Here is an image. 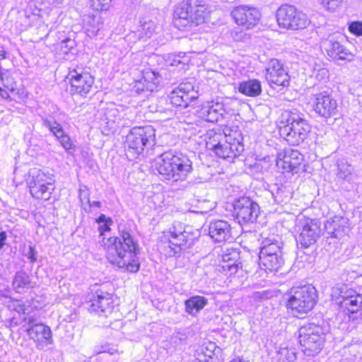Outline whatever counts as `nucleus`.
I'll use <instances>...</instances> for the list:
<instances>
[{
  "label": "nucleus",
  "instance_id": "nucleus-31",
  "mask_svg": "<svg viewBox=\"0 0 362 362\" xmlns=\"http://www.w3.org/2000/svg\"><path fill=\"white\" fill-rule=\"evenodd\" d=\"M238 92L247 97L256 98L262 94V88L260 81L250 78L239 83Z\"/></svg>",
  "mask_w": 362,
  "mask_h": 362
},
{
  "label": "nucleus",
  "instance_id": "nucleus-24",
  "mask_svg": "<svg viewBox=\"0 0 362 362\" xmlns=\"http://www.w3.org/2000/svg\"><path fill=\"white\" fill-rule=\"evenodd\" d=\"M325 52L332 61H350L354 54L343 44V39L339 36L331 35L326 41Z\"/></svg>",
  "mask_w": 362,
  "mask_h": 362
},
{
  "label": "nucleus",
  "instance_id": "nucleus-25",
  "mask_svg": "<svg viewBox=\"0 0 362 362\" xmlns=\"http://www.w3.org/2000/svg\"><path fill=\"white\" fill-rule=\"evenodd\" d=\"M44 123L66 153H73L76 151L75 141L66 132L61 124L49 119H45Z\"/></svg>",
  "mask_w": 362,
  "mask_h": 362
},
{
  "label": "nucleus",
  "instance_id": "nucleus-17",
  "mask_svg": "<svg viewBox=\"0 0 362 362\" xmlns=\"http://www.w3.org/2000/svg\"><path fill=\"white\" fill-rule=\"evenodd\" d=\"M264 78L268 86L273 89L286 90L291 85V76L283 62L271 59L264 69Z\"/></svg>",
  "mask_w": 362,
  "mask_h": 362
},
{
  "label": "nucleus",
  "instance_id": "nucleus-1",
  "mask_svg": "<svg viewBox=\"0 0 362 362\" xmlns=\"http://www.w3.org/2000/svg\"><path fill=\"white\" fill-rule=\"evenodd\" d=\"M204 141L206 151L217 159L233 160L245 151L243 134L237 125L223 124L210 129Z\"/></svg>",
  "mask_w": 362,
  "mask_h": 362
},
{
  "label": "nucleus",
  "instance_id": "nucleus-15",
  "mask_svg": "<svg viewBox=\"0 0 362 362\" xmlns=\"http://www.w3.org/2000/svg\"><path fill=\"white\" fill-rule=\"evenodd\" d=\"M276 166L282 174L293 175L306 171L304 156L298 150L291 148L276 153Z\"/></svg>",
  "mask_w": 362,
  "mask_h": 362
},
{
  "label": "nucleus",
  "instance_id": "nucleus-44",
  "mask_svg": "<svg viewBox=\"0 0 362 362\" xmlns=\"http://www.w3.org/2000/svg\"><path fill=\"white\" fill-rule=\"evenodd\" d=\"M14 310L18 313L24 314L25 313L26 308L25 305L23 303H19L18 305L14 308Z\"/></svg>",
  "mask_w": 362,
  "mask_h": 362
},
{
  "label": "nucleus",
  "instance_id": "nucleus-38",
  "mask_svg": "<svg viewBox=\"0 0 362 362\" xmlns=\"http://www.w3.org/2000/svg\"><path fill=\"white\" fill-rule=\"evenodd\" d=\"M70 42V38L67 37L65 40L57 43L55 45L56 51L64 54H67L73 48L72 46L68 45V43Z\"/></svg>",
  "mask_w": 362,
  "mask_h": 362
},
{
  "label": "nucleus",
  "instance_id": "nucleus-9",
  "mask_svg": "<svg viewBox=\"0 0 362 362\" xmlns=\"http://www.w3.org/2000/svg\"><path fill=\"white\" fill-rule=\"evenodd\" d=\"M64 81L71 95L82 98L95 88V76L88 68L78 64L68 69Z\"/></svg>",
  "mask_w": 362,
  "mask_h": 362
},
{
  "label": "nucleus",
  "instance_id": "nucleus-4",
  "mask_svg": "<svg viewBox=\"0 0 362 362\" xmlns=\"http://www.w3.org/2000/svg\"><path fill=\"white\" fill-rule=\"evenodd\" d=\"M153 168L165 180L178 182L192 171V163L185 154L165 152L154 159Z\"/></svg>",
  "mask_w": 362,
  "mask_h": 362
},
{
  "label": "nucleus",
  "instance_id": "nucleus-46",
  "mask_svg": "<svg viewBox=\"0 0 362 362\" xmlns=\"http://www.w3.org/2000/svg\"><path fill=\"white\" fill-rule=\"evenodd\" d=\"M102 352H103V353H106V352H107V353H108V354H114L116 352V350H115V349H110V350H108V351H102Z\"/></svg>",
  "mask_w": 362,
  "mask_h": 362
},
{
  "label": "nucleus",
  "instance_id": "nucleus-43",
  "mask_svg": "<svg viewBox=\"0 0 362 362\" xmlns=\"http://www.w3.org/2000/svg\"><path fill=\"white\" fill-rule=\"evenodd\" d=\"M35 255H36V252H35L34 247L30 246L29 247V259L33 262L36 260Z\"/></svg>",
  "mask_w": 362,
  "mask_h": 362
},
{
  "label": "nucleus",
  "instance_id": "nucleus-19",
  "mask_svg": "<svg viewBox=\"0 0 362 362\" xmlns=\"http://www.w3.org/2000/svg\"><path fill=\"white\" fill-rule=\"evenodd\" d=\"M298 233L296 240L303 248H308L314 245L320 237V221L315 218L303 216L298 223Z\"/></svg>",
  "mask_w": 362,
  "mask_h": 362
},
{
  "label": "nucleus",
  "instance_id": "nucleus-37",
  "mask_svg": "<svg viewBox=\"0 0 362 362\" xmlns=\"http://www.w3.org/2000/svg\"><path fill=\"white\" fill-rule=\"evenodd\" d=\"M348 30L356 37L362 36V21H351L348 24Z\"/></svg>",
  "mask_w": 362,
  "mask_h": 362
},
{
  "label": "nucleus",
  "instance_id": "nucleus-20",
  "mask_svg": "<svg viewBox=\"0 0 362 362\" xmlns=\"http://www.w3.org/2000/svg\"><path fill=\"white\" fill-rule=\"evenodd\" d=\"M259 206L250 197L243 196L235 199L232 216L240 225L254 222L258 216Z\"/></svg>",
  "mask_w": 362,
  "mask_h": 362
},
{
  "label": "nucleus",
  "instance_id": "nucleus-22",
  "mask_svg": "<svg viewBox=\"0 0 362 362\" xmlns=\"http://www.w3.org/2000/svg\"><path fill=\"white\" fill-rule=\"evenodd\" d=\"M199 94L193 83L182 82L169 95L170 104L175 107L187 108L199 99Z\"/></svg>",
  "mask_w": 362,
  "mask_h": 362
},
{
  "label": "nucleus",
  "instance_id": "nucleus-34",
  "mask_svg": "<svg viewBox=\"0 0 362 362\" xmlns=\"http://www.w3.org/2000/svg\"><path fill=\"white\" fill-rule=\"evenodd\" d=\"M112 0H88L90 8L96 13H101L107 11L111 6Z\"/></svg>",
  "mask_w": 362,
  "mask_h": 362
},
{
  "label": "nucleus",
  "instance_id": "nucleus-45",
  "mask_svg": "<svg viewBox=\"0 0 362 362\" xmlns=\"http://www.w3.org/2000/svg\"><path fill=\"white\" fill-rule=\"evenodd\" d=\"M100 206H101V204H100V202H93L91 204H90V207L95 206V207H97V208H100Z\"/></svg>",
  "mask_w": 362,
  "mask_h": 362
},
{
  "label": "nucleus",
  "instance_id": "nucleus-27",
  "mask_svg": "<svg viewBox=\"0 0 362 362\" xmlns=\"http://www.w3.org/2000/svg\"><path fill=\"white\" fill-rule=\"evenodd\" d=\"M209 235L216 243H226L232 238V228L226 221H214L210 223Z\"/></svg>",
  "mask_w": 362,
  "mask_h": 362
},
{
  "label": "nucleus",
  "instance_id": "nucleus-5",
  "mask_svg": "<svg viewBox=\"0 0 362 362\" xmlns=\"http://www.w3.org/2000/svg\"><path fill=\"white\" fill-rule=\"evenodd\" d=\"M211 13L209 6L204 0H182L175 6L173 21L179 28L199 26L209 21Z\"/></svg>",
  "mask_w": 362,
  "mask_h": 362
},
{
  "label": "nucleus",
  "instance_id": "nucleus-12",
  "mask_svg": "<svg viewBox=\"0 0 362 362\" xmlns=\"http://www.w3.org/2000/svg\"><path fill=\"white\" fill-rule=\"evenodd\" d=\"M298 342L303 352L308 356H315L322 349L325 337L322 327L314 323H308L298 329Z\"/></svg>",
  "mask_w": 362,
  "mask_h": 362
},
{
  "label": "nucleus",
  "instance_id": "nucleus-36",
  "mask_svg": "<svg viewBox=\"0 0 362 362\" xmlns=\"http://www.w3.org/2000/svg\"><path fill=\"white\" fill-rule=\"evenodd\" d=\"M95 222L97 223H103L102 226L98 227V230L100 235L103 236L105 233L110 231V226L112 223V221L111 218L106 217L104 214H100L96 219Z\"/></svg>",
  "mask_w": 362,
  "mask_h": 362
},
{
  "label": "nucleus",
  "instance_id": "nucleus-39",
  "mask_svg": "<svg viewBox=\"0 0 362 362\" xmlns=\"http://www.w3.org/2000/svg\"><path fill=\"white\" fill-rule=\"evenodd\" d=\"M222 269L224 272L228 273L229 275L235 274L239 270L243 269L242 263L240 262H234L231 264H226L222 265Z\"/></svg>",
  "mask_w": 362,
  "mask_h": 362
},
{
  "label": "nucleus",
  "instance_id": "nucleus-32",
  "mask_svg": "<svg viewBox=\"0 0 362 362\" xmlns=\"http://www.w3.org/2000/svg\"><path fill=\"white\" fill-rule=\"evenodd\" d=\"M208 303V300L202 296H193L185 301V312L191 315H197Z\"/></svg>",
  "mask_w": 362,
  "mask_h": 362
},
{
  "label": "nucleus",
  "instance_id": "nucleus-29",
  "mask_svg": "<svg viewBox=\"0 0 362 362\" xmlns=\"http://www.w3.org/2000/svg\"><path fill=\"white\" fill-rule=\"evenodd\" d=\"M227 110L223 102L211 101L206 110L202 112V119L206 122L214 123L221 119Z\"/></svg>",
  "mask_w": 362,
  "mask_h": 362
},
{
  "label": "nucleus",
  "instance_id": "nucleus-28",
  "mask_svg": "<svg viewBox=\"0 0 362 362\" xmlns=\"http://www.w3.org/2000/svg\"><path fill=\"white\" fill-rule=\"evenodd\" d=\"M198 362H223L221 351L214 342L208 341L203 344L198 354Z\"/></svg>",
  "mask_w": 362,
  "mask_h": 362
},
{
  "label": "nucleus",
  "instance_id": "nucleus-6",
  "mask_svg": "<svg viewBox=\"0 0 362 362\" xmlns=\"http://www.w3.org/2000/svg\"><path fill=\"white\" fill-rule=\"evenodd\" d=\"M86 303L89 313L107 315L112 313L119 306L121 300L110 286L94 284L88 288Z\"/></svg>",
  "mask_w": 362,
  "mask_h": 362
},
{
  "label": "nucleus",
  "instance_id": "nucleus-11",
  "mask_svg": "<svg viewBox=\"0 0 362 362\" xmlns=\"http://www.w3.org/2000/svg\"><path fill=\"white\" fill-rule=\"evenodd\" d=\"M156 141V131L151 126L134 127L126 136L124 147L133 156H138Z\"/></svg>",
  "mask_w": 362,
  "mask_h": 362
},
{
  "label": "nucleus",
  "instance_id": "nucleus-35",
  "mask_svg": "<svg viewBox=\"0 0 362 362\" xmlns=\"http://www.w3.org/2000/svg\"><path fill=\"white\" fill-rule=\"evenodd\" d=\"M29 285V276L27 274L24 273H18L16 275L13 281V286L16 289H23L28 288Z\"/></svg>",
  "mask_w": 362,
  "mask_h": 362
},
{
  "label": "nucleus",
  "instance_id": "nucleus-2",
  "mask_svg": "<svg viewBox=\"0 0 362 362\" xmlns=\"http://www.w3.org/2000/svg\"><path fill=\"white\" fill-rule=\"evenodd\" d=\"M107 261L112 266L127 273L139 272L141 262L139 243L128 231H122L119 236H110L103 245Z\"/></svg>",
  "mask_w": 362,
  "mask_h": 362
},
{
  "label": "nucleus",
  "instance_id": "nucleus-13",
  "mask_svg": "<svg viewBox=\"0 0 362 362\" xmlns=\"http://www.w3.org/2000/svg\"><path fill=\"white\" fill-rule=\"evenodd\" d=\"M278 25L286 30H303L310 25L308 16L297 7L288 4H282L276 10Z\"/></svg>",
  "mask_w": 362,
  "mask_h": 362
},
{
  "label": "nucleus",
  "instance_id": "nucleus-41",
  "mask_svg": "<svg viewBox=\"0 0 362 362\" xmlns=\"http://www.w3.org/2000/svg\"><path fill=\"white\" fill-rule=\"evenodd\" d=\"M344 226L338 225L337 228L334 227V230L330 233V237L332 238H337L344 233Z\"/></svg>",
  "mask_w": 362,
  "mask_h": 362
},
{
  "label": "nucleus",
  "instance_id": "nucleus-10",
  "mask_svg": "<svg viewBox=\"0 0 362 362\" xmlns=\"http://www.w3.org/2000/svg\"><path fill=\"white\" fill-rule=\"evenodd\" d=\"M8 57V50L3 46L0 50V97L4 100L16 101L26 97L24 89L18 84L13 71L3 64L1 60Z\"/></svg>",
  "mask_w": 362,
  "mask_h": 362
},
{
  "label": "nucleus",
  "instance_id": "nucleus-21",
  "mask_svg": "<svg viewBox=\"0 0 362 362\" xmlns=\"http://www.w3.org/2000/svg\"><path fill=\"white\" fill-rule=\"evenodd\" d=\"M312 110L320 117L329 119L338 112V103L327 91L315 93L310 102Z\"/></svg>",
  "mask_w": 362,
  "mask_h": 362
},
{
  "label": "nucleus",
  "instance_id": "nucleus-14",
  "mask_svg": "<svg viewBox=\"0 0 362 362\" xmlns=\"http://www.w3.org/2000/svg\"><path fill=\"white\" fill-rule=\"evenodd\" d=\"M31 197L38 202L51 199L55 190V180L52 175L39 170L28 182Z\"/></svg>",
  "mask_w": 362,
  "mask_h": 362
},
{
  "label": "nucleus",
  "instance_id": "nucleus-8",
  "mask_svg": "<svg viewBox=\"0 0 362 362\" xmlns=\"http://www.w3.org/2000/svg\"><path fill=\"white\" fill-rule=\"evenodd\" d=\"M197 240L193 232L187 231L181 222H174L168 228L163 230L159 242L165 249L176 254L191 247Z\"/></svg>",
  "mask_w": 362,
  "mask_h": 362
},
{
  "label": "nucleus",
  "instance_id": "nucleus-40",
  "mask_svg": "<svg viewBox=\"0 0 362 362\" xmlns=\"http://www.w3.org/2000/svg\"><path fill=\"white\" fill-rule=\"evenodd\" d=\"M344 0H320L321 5L327 11H334L338 8Z\"/></svg>",
  "mask_w": 362,
  "mask_h": 362
},
{
  "label": "nucleus",
  "instance_id": "nucleus-26",
  "mask_svg": "<svg viewBox=\"0 0 362 362\" xmlns=\"http://www.w3.org/2000/svg\"><path fill=\"white\" fill-rule=\"evenodd\" d=\"M29 338L33 340L37 346L42 347L52 341V333L50 327L44 323H36L26 330Z\"/></svg>",
  "mask_w": 362,
  "mask_h": 362
},
{
  "label": "nucleus",
  "instance_id": "nucleus-18",
  "mask_svg": "<svg viewBox=\"0 0 362 362\" xmlns=\"http://www.w3.org/2000/svg\"><path fill=\"white\" fill-rule=\"evenodd\" d=\"M338 306L351 317L362 311V295L354 288L343 284L337 288V293L332 296Z\"/></svg>",
  "mask_w": 362,
  "mask_h": 362
},
{
  "label": "nucleus",
  "instance_id": "nucleus-23",
  "mask_svg": "<svg viewBox=\"0 0 362 362\" xmlns=\"http://www.w3.org/2000/svg\"><path fill=\"white\" fill-rule=\"evenodd\" d=\"M230 16L238 27L251 30L259 24L261 13L255 6L239 5L233 8Z\"/></svg>",
  "mask_w": 362,
  "mask_h": 362
},
{
  "label": "nucleus",
  "instance_id": "nucleus-42",
  "mask_svg": "<svg viewBox=\"0 0 362 362\" xmlns=\"http://www.w3.org/2000/svg\"><path fill=\"white\" fill-rule=\"evenodd\" d=\"M6 238V233L5 231L0 232V250H1L4 245H5V241Z\"/></svg>",
  "mask_w": 362,
  "mask_h": 362
},
{
  "label": "nucleus",
  "instance_id": "nucleus-7",
  "mask_svg": "<svg viewBox=\"0 0 362 362\" xmlns=\"http://www.w3.org/2000/svg\"><path fill=\"white\" fill-rule=\"evenodd\" d=\"M288 296L286 308L297 317H304L317 303V293L310 286L293 287L288 291Z\"/></svg>",
  "mask_w": 362,
  "mask_h": 362
},
{
  "label": "nucleus",
  "instance_id": "nucleus-16",
  "mask_svg": "<svg viewBox=\"0 0 362 362\" xmlns=\"http://www.w3.org/2000/svg\"><path fill=\"white\" fill-rule=\"evenodd\" d=\"M284 263L281 248L277 242L266 243L260 248L259 267L264 272H276L284 267Z\"/></svg>",
  "mask_w": 362,
  "mask_h": 362
},
{
  "label": "nucleus",
  "instance_id": "nucleus-3",
  "mask_svg": "<svg viewBox=\"0 0 362 362\" xmlns=\"http://www.w3.org/2000/svg\"><path fill=\"white\" fill-rule=\"evenodd\" d=\"M310 125L303 114L296 110L283 113L276 122V129L283 139L291 146H298L308 136Z\"/></svg>",
  "mask_w": 362,
  "mask_h": 362
},
{
  "label": "nucleus",
  "instance_id": "nucleus-30",
  "mask_svg": "<svg viewBox=\"0 0 362 362\" xmlns=\"http://www.w3.org/2000/svg\"><path fill=\"white\" fill-rule=\"evenodd\" d=\"M158 74L151 69H146L141 71V78L135 81V87L137 90L153 91L158 84Z\"/></svg>",
  "mask_w": 362,
  "mask_h": 362
},
{
  "label": "nucleus",
  "instance_id": "nucleus-33",
  "mask_svg": "<svg viewBox=\"0 0 362 362\" xmlns=\"http://www.w3.org/2000/svg\"><path fill=\"white\" fill-rule=\"evenodd\" d=\"M296 354L293 348L282 347L276 356V362H296Z\"/></svg>",
  "mask_w": 362,
  "mask_h": 362
},
{
  "label": "nucleus",
  "instance_id": "nucleus-47",
  "mask_svg": "<svg viewBox=\"0 0 362 362\" xmlns=\"http://www.w3.org/2000/svg\"><path fill=\"white\" fill-rule=\"evenodd\" d=\"M229 362H245V361H244L243 359H241L240 358H234V359L230 361Z\"/></svg>",
  "mask_w": 362,
  "mask_h": 362
}]
</instances>
